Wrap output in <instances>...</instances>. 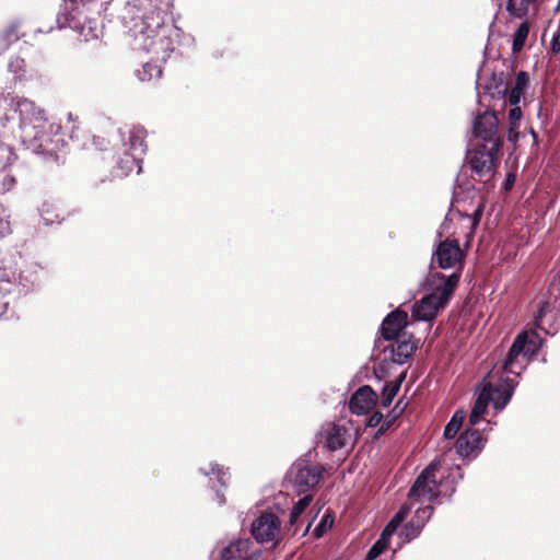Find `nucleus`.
Listing matches in <instances>:
<instances>
[{
	"mask_svg": "<svg viewBox=\"0 0 560 560\" xmlns=\"http://www.w3.org/2000/svg\"><path fill=\"white\" fill-rule=\"evenodd\" d=\"M540 347L541 338L535 330H527L517 336L503 364L495 365L482 380L469 417L471 425L479 423L489 404L497 411L509 404L517 385L516 378Z\"/></svg>",
	"mask_w": 560,
	"mask_h": 560,
	"instance_id": "f257e3e1",
	"label": "nucleus"
},
{
	"mask_svg": "<svg viewBox=\"0 0 560 560\" xmlns=\"http://www.w3.org/2000/svg\"><path fill=\"white\" fill-rule=\"evenodd\" d=\"M145 12L132 20L128 36L132 50L153 55L165 60L173 50V35L176 30L165 22V15L173 7L172 0H147Z\"/></svg>",
	"mask_w": 560,
	"mask_h": 560,
	"instance_id": "f03ea898",
	"label": "nucleus"
},
{
	"mask_svg": "<svg viewBox=\"0 0 560 560\" xmlns=\"http://www.w3.org/2000/svg\"><path fill=\"white\" fill-rule=\"evenodd\" d=\"M439 465L440 464L436 462L431 463L420 474L408 493V503L405 504L409 506L407 515L412 508L416 505L418 506L415 511V516L404 526L400 532V538L404 539V541H410L418 537L424 524L432 515V508L429 505V503L439 494L435 478V472L438 471Z\"/></svg>",
	"mask_w": 560,
	"mask_h": 560,
	"instance_id": "7ed1b4c3",
	"label": "nucleus"
},
{
	"mask_svg": "<svg viewBox=\"0 0 560 560\" xmlns=\"http://www.w3.org/2000/svg\"><path fill=\"white\" fill-rule=\"evenodd\" d=\"M14 110L20 117V128L24 143L34 149L50 152L54 148L49 144L54 142V137L58 136L61 127L58 124L50 122L45 117L44 112L32 101L26 98L13 100Z\"/></svg>",
	"mask_w": 560,
	"mask_h": 560,
	"instance_id": "20e7f679",
	"label": "nucleus"
},
{
	"mask_svg": "<svg viewBox=\"0 0 560 560\" xmlns=\"http://www.w3.org/2000/svg\"><path fill=\"white\" fill-rule=\"evenodd\" d=\"M459 278L458 272H453L447 277L441 272L430 273L427 279L430 292L413 305L412 317L417 320H432L450 301Z\"/></svg>",
	"mask_w": 560,
	"mask_h": 560,
	"instance_id": "39448f33",
	"label": "nucleus"
},
{
	"mask_svg": "<svg viewBox=\"0 0 560 560\" xmlns=\"http://www.w3.org/2000/svg\"><path fill=\"white\" fill-rule=\"evenodd\" d=\"M482 209L479 206L472 214H463L462 212H453L451 211L445 221L441 225V231L439 232L440 236L444 234L447 235L446 240L441 242L434 252V258L442 269L455 268L462 265L463 260V252L458 245V240H451V235H456L457 232L451 231V225L453 223H459L462 226L468 229L469 231L474 230L478 224Z\"/></svg>",
	"mask_w": 560,
	"mask_h": 560,
	"instance_id": "423d86ee",
	"label": "nucleus"
},
{
	"mask_svg": "<svg viewBox=\"0 0 560 560\" xmlns=\"http://www.w3.org/2000/svg\"><path fill=\"white\" fill-rule=\"evenodd\" d=\"M144 139L145 131L141 127H131L122 132L126 158L119 162V168L124 175H129L133 171L137 174L141 172L140 163L147 149Z\"/></svg>",
	"mask_w": 560,
	"mask_h": 560,
	"instance_id": "0eeeda50",
	"label": "nucleus"
},
{
	"mask_svg": "<svg viewBox=\"0 0 560 560\" xmlns=\"http://www.w3.org/2000/svg\"><path fill=\"white\" fill-rule=\"evenodd\" d=\"M498 150L487 145H477L467 153V161L472 172L480 177L481 180L488 182L494 174V154Z\"/></svg>",
	"mask_w": 560,
	"mask_h": 560,
	"instance_id": "6e6552de",
	"label": "nucleus"
},
{
	"mask_svg": "<svg viewBox=\"0 0 560 560\" xmlns=\"http://www.w3.org/2000/svg\"><path fill=\"white\" fill-rule=\"evenodd\" d=\"M281 523L275 513L266 512L256 517L250 533L259 544L276 542L280 535Z\"/></svg>",
	"mask_w": 560,
	"mask_h": 560,
	"instance_id": "1a4fd4ad",
	"label": "nucleus"
},
{
	"mask_svg": "<svg viewBox=\"0 0 560 560\" xmlns=\"http://www.w3.org/2000/svg\"><path fill=\"white\" fill-rule=\"evenodd\" d=\"M293 475V483L296 491L302 494L315 488L323 475V468L312 465L306 460H298L291 468Z\"/></svg>",
	"mask_w": 560,
	"mask_h": 560,
	"instance_id": "9d476101",
	"label": "nucleus"
},
{
	"mask_svg": "<svg viewBox=\"0 0 560 560\" xmlns=\"http://www.w3.org/2000/svg\"><path fill=\"white\" fill-rule=\"evenodd\" d=\"M84 5V0H66L62 12L58 16V23L60 26H69L72 28H80L81 34L84 36L85 40L90 38L97 37V33L93 30L91 25L86 26L81 23V11L80 7ZM89 24L91 22L89 21Z\"/></svg>",
	"mask_w": 560,
	"mask_h": 560,
	"instance_id": "9b49d317",
	"label": "nucleus"
},
{
	"mask_svg": "<svg viewBox=\"0 0 560 560\" xmlns=\"http://www.w3.org/2000/svg\"><path fill=\"white\" fill-rule=\"evenodd\" d=\"M499 120L493 110H486L478 115L474 121L475 137L492 144V149L499 150L501 140L498 136Z\"/></svg>",
	"mask_w": 560,
	"mask_h": 560,
	"instance_id": "f8f14e48",
	"label": "nucleus"
},
{
	"mask_svg": "<svg viewBox=\"0 0 560 560\" xmlns=\"http://www.w3.org/2000/svg\"><path fill=\"white\" fill-rule=\"evenodd\" d=\"M21 279L16 272V262L13 257H0V317L9 305L8 295L13 285Z\"/></svg>",
	"mask_w": 560,
	"mask_h": 560,
	"instance_id": "ddd939ff",
	"label": "nucleus"
},
{
	"mask_svg": "<svg viewBox=\"0 0 560 560\" xmlns=\"http://www.w3.org/2000/svg\"><path fill=\"white\" fill-rule=\"evenodd\" d=\"M478 85L482 86L485 95L494 101L501 102L502 106L506 104V95L509 90V79L503 73L493 72L489 78L479 77Z\"/></svg>",
	"mask_w": 560,
	"mask_h": 560,
	"instance_id": "4468645a",
	"label": "nucleus"
},
{
	"mask_svg": "<svg viewBox=\"0 0 560 560\" xmlns=\"http://www.w3.org/2000/svg\"><path fill=\"white\" fill-rule=\"evenodd\" d=\"M409 506L402 505L400 510L393 516L390 522L384 528L380 539L369 550L366 560H375L388 546L390 536L397 530L407 517Z\"/></svg>",
	"mask_w": 560,
	"mask_h": 560,
	"instance_id": "2eb2a0df",
	"label": "nucleus"
},
{
	"mask_svg": "<svg viewBox=\"0 0 560 560\" xmlns=\"http://www.w3.org/2000/svg\"><path fill=\"white\" fill-rule=\"evenodd\" d=\"M376 404V394L370 386L360 387L349 401L350 410L355 415L370 412Z\"/></svg>",
	"mask_w": 560,
	"mask_h": 560,
	"instance_id": "dca6fc26",
	"label": "nucleus"
},
{
	"mask_svg": "<svg viewBox=\"0 0 560 560\" xmlns=\"http://www.w3.org/2000/svg\"><path fill=\"white\" fill-rule=\"evenodd\" d=\"M455 447L456 453L460 457H467L481 451L483 447V440L478 431L467 429L458 438Z\"/></svg>",
	"mask_w": 560,
	"mask_h": 560,
	"instance_id": "f3484780",
	"label": "nucleus"
},
{
	"mask_svg": "<svg viewBox=\"0 0 560 560\" xmlns=\"http://www.w3.org/2000/svg\"><path fill=\"white\" fill-rule=\"evenodd\" d=\"M407 313L396 310L388 314L382 323L381 332L384 339L393 340L400 337V331L407 325Z\"/></svg>",
	"mask_w": 560,
	"mask_h": 560,
	"instance_id": "a211bd4d",
	"label": "nucleus"
},
{
	"mask_svg": "<svg viewBox=\"0 0 560 560\" xmlns=\"http://www.w3.org/2000/svg\"><path fill=\"white\" fill-rule=\"evenodd\" d=\"M323 436L325 439V444L328 450L337 451L343 447L348 440L349 433L348 430L339 424H328L324 431Z\"/></svg>",
	"mask_w": 560,
	"mask_h": 560,
	"instance_id": "6ab92c4d",
	"label": "nucleus"
},
{
	"mask_svg": "<svg viewBox=\"0 0 560 560\" xmlns=\"http://www.w3.org/2000/svg\"><path fill=\"white\" fill-rule=\"evenodd\" d=\"M416 349L415 342L410 338L400 336L397 338L396 345L392 349V359L397 364H404L413 353Z\"/></svg>",
	"mask_w": 560,
	"mask_h": 560,
	"instance_id": "aec40b11",
	"label": "nucleus"
},
{
	"mask_svg": "<svg viewBox=\"0 0 560 560\" xmlns=\"http://www.w3.org/2000/svg\"><path fill=\"white\" fill-rule=\"evenodd\" d=\"M529 85V77L526 72L520 71L516 74L515 82L506 95L511 105H518Z\"/></svg>",
	"mask_w": 560,
	"mask_h": 560,
	"instance_id": "412c9836",
	"label": "nucleus"
},
{
	"mask_svg": "<svg viewBox=\"0 0 560 560\" xmlns=\"http://www.w3.org/2000/svg\"><path fill=\"white\" fill-rule=\"evenodd\" d=\"M160 60H156L151 57V61L145 62L142 66V69L137 70V77L140 81H150L154 78H160L162 74L161 66L158 63Z\"/></svg>",
	"mask_w": 560,
	"mask_h": 560,
	"instance_id": "4be33fe9",
	"label": "nucleus"
},
{
	"mask_svg": "<svg viewBox=\"0 0 560 560\" xmlns=\"http://www.w3.org/2000/svg\"><path fill=\"white\" fill-rule=\"evenodd\" d=\"M532 0H508L506 11L510 16L515 19H524L529 10Z\"/></svg>",
	"mask_w": 560,
	"mask_h": 560,
	"instance_id": "5701e85b",
	"label": "nucleus"
},
{
	"mask_svg": "<svg viewBox=\"0 0 560 560\" xmlns=\"http://www.w3.org/2000/svg\"><path fill=\"white\" fill-rule=\"evenodd\" d=\"M466 417V413L464 410H457L452 419L450 420V422L446 424L445 429H444V438L447 439V440H451V439H454L458 432V430L460 429L463 422H464V419Z\"/></svg>",
	"mask_w": 560,
	"mask_h": 560,
	"instance_id": "b1692460",
	"label": "nucleus"
},
{
	"mask_svg": "<svg viewBox=\"0 0 560 560\" xmlns=\"http://www.w3.org/2000/svg\"><path fill=\"white\" fill-rule=\"evenodd\" d=\"M529 34V23L527 20L523 21L516 28L513 36L512 50L518 52L524 47L527 36Z\"/></svg>",
	"mask_w": 560,
	"mask_h": 560,
	"instance_id": "393cba45",
	"label": "nucleus"
},
{
	"mask_svg": "<svg viewBox=\"0 0 560 560\" xmlns=\"http://www.w3.org/2000/svg\"><path fill=\"white\" fill-rule=\"evenodd\" d=\"M400 388L399 382H390L385 384L382 393V405L383 407H388L393 402V399L398 394Z\"/></svg>",
	"mask_w": 560,
	"mask_h": 560,
	"instance_id": "a878e982",
	"label": "nucleus"
},
{
	"mask_svg": "<svg viewBox=\"0 0 560 560\" xmlns=\"http://www.w3.org/2000/svg\"><path fill=\"white\" fill-rule=\"evenodd\" d=\"M312 501V495L306 494L293 506L290 513V524L295 525L300 515L304 512V510L310 505Z\"/></svg>",
	"mask_w": 560,
	"mask_h": 560,
	"instance_id": "bb28decb",
	"label": "nucleus"
},
{
	"mask_svg": "<svg viewBox=\"0 0 560 560\" xmlns=\"http://www.w3.org/2000/svg\"><path fill=\"white\" fill-rule=\"evenodd\" d=\"M19 39L18 25L12 24L0 38V50H5L9 45Z\"/></svg>",
	"mask_w": 560,
	"mask_h": 560,
	"instance_id": "cd10ccee",
	"label": "nucleus"
},
{
	"mask_svg": "<svg viewBox=\"0 0 560 560\" xmlns=\"http://www.w3.org/2000/svg\"><path fill=\"white\" fill-rule=\"evenodd\" d=\"M13 160L11 148L0 141V172L4 170Z\"/></svg>",
	"mask_w": 560,
	"mask_h": 560,
	"instance_id": "c85d7f7f",
	"label": "nucleus"
},
{
	"mask_svg": "<svg viewBox=\"0 0 560 560\" xmlns=\"http://www.w3.org/2000/svg\"><path fill=\"white\" fill-rule=\"evenodd\" d=\"M9 71L14 74L15 78L21 79L25 71V62L23 59L15 57L9 62Z\"/></svg>",
	"mask_w": 560,
	"mask_h": 560,
	"instance_id": "c756f323",
	"label": "nucleus"
},
{
	"mask_svg": "<svg viewBox=\"0 0 560 560\" xmlns=\"http://www.w3.org/2000/svg\"><path fill=\"white\" fill-rule=\"evenodd\" d=\"M332 524L334 518L328 514L324 515L319 524L314 529V536L317 538L322 537L327 529L331 528Z\"/></svg>",
	"mask_w": 560,
	"mask_h": 560,
	"instance_id": "7c9ffc66",
	"label": "nucleus"
},
{
	"mask_svg": "<svg viewBox=\"0 0 560 560\" xmlns=\"http://www.w3.org/2000/svg\"><path fill=\"white\" fill-rule=\"evenodd\" d=\"M15 185V178L10 174L0 173V194L10 191Z\"/></svg>",
	"mask_w": 560,
	"mask_h": 560,
	"instance_id": "2f4dec72",
	"label": "nucleus"
},
{
	"mask_svg": "<svg viewBox=\"0 0 560 560\" xmlns=\"http://www.w3.org/2000/svg\"><path fill=\"white\" fill-rule=\"evenodd\" d=\"M11 233L9 215L4 209H0V237Z\"/></svg>",
	"mask_w": 560,
	"mask_h": 560,
	"instance_id": "473e14b6",
	"label": "nucleus"
},
{
	"mask_svg": "<svg viewBox=\"0 0 560 560\" xmlns=\"http://www.w3.org/2000/svg\"><path fill=\"white\" fill-rule=\"evenodd\" d=\"M550 310V304L548 301H544L539 303L537 314L535 315V325L537 328L541 327V319L547 312Z\"/></svg>",
	"mask_w": 560,
	"mask_h": 560,
	"instance_id": "72a5a7b5",
	"label": "nucleus"
},
{
	"mask_svg": "<svg viewBox=\"0 0 560 560\" xmlns=\"http://www.w3.org/2000/svg\"><path fill=\"white\" fill-rule=\"evenodd\" d=\"M513 107L509 112V125L520 126L522 118V110L518 105H512Z\"/></svg>",
	"mask_w": 560,
	"mask_h": 560,
	"instance_id": "f704fd0d",
	"label": "nucleus"
},
{
	"mask_svg": "<svg viewBox=\"0 0 560 560\" xmlns=\"http://www.w3.org/2000/svg\"><path fill=\"white\" fill-rule=\"evenodd\" d=\"M550 49L553 54L560 52V33H553L550 42Z\"/></svg>",
	"mask_w": 560,
	"mask_h": 560,
	"instance_id": "c9c22d12",
	"label": "nucleus"
},
{
	"mask_svg": "<svg viewBox=\"0 0 560 560\" xmlns=\"http://www.w3.org/2000/svg\"><path fill=\"white\" fill-rule=\"evenodd\" d=\"M211 472L214 475L217 474L218 476V480L221 485H224L225 483V479H226V472L223 471L222 469L219 468L218 465H211Z\"/></svg>",
	"mask_w": 560,
	"mask_h": 560,
	"instance_id": "e433bc0d",
	"label": "nucleus"
},
{
	"mask_svg": "<svg viewBox=\"0 0 560 560\" xmlns=\"http://www.w3.org/2000/svg\"><path fill=\"white\" fill-rule=\"evenodd\" d=\"M518 126L509 125L508 139L509 141L516 142L518 140Z\"/></svg>",
	"mask_w": 560,
	"mask_h": 560,
	"instance_id": "4c0bfd02",
	"label": "nucleus"
},
{
	"mask_svg": "<svg viewBox=\"0 0 560 560\" xmlns=\"http://www.w3.org/2000/svg\"><path fill=\"white\" fill-rule=\"evenodd\" d=\"M382 418H383V416H382L381 412L373 413L372 417L369 420V425L370 427L377 425L381 422Z\"/></svg>",
	"mask_w": 560,
	"mask_h": 560,
	"instance_id": "58836bf2",
	"label": "nucleus"
},
{
	"mask_svg": "<svg viewBox=\"0 0 560 560\" xmlns=\"http://www.w3.org/2000/svg\"><path fill=\"white\" fill-rule=\"evenodd\" d=\"M217 499L220 505H222L225 502L223 494H221L219 491L217 492Z\"/></svg>",
	"mask_w": 560,
	"mask_h": 560,
	"instance_id": "ea45409f",
	"label": "nucleus"
},
{
	"mask_svg": "<svg viewBox=\"0 0 560 560\" xmlns=\"http://www.w3.org/2000/svg\"><path fill=\"white\" fill-rule=\"evenodd\" d=\"M42 215H43V219H44V221L46 222V224H50V223H52V222H54V220H52L50 217H46V215L44 214V209L42 210Z\"/></svg>",
	"mask_w": 560,
	"mask_h": 560,
	"instance_id": "a19ab883",
	"label": "nucleus"
},
{
	"mask_svg": "<svg viewBox=\"0 0 560 560\" xmlns=\"http://www.w3.org/2000/svg\"><path fill=\"white\" fill-rule=\"evenodd\" d=\"M68 120L69 121H73L74 120L73 115L71 113L68 114Z\"/></svg>",
	"mask_w": 560,
	"mask_h": 560,
	"instance_id": "79ce46f5",
	"label": "nucleus"
},
{
	"mask_svg": "<svg viewBox=\"0 0 560 560\" xmlns=\"http://www.w3.org/2000/svg\"><path fill=\"white\" fill-rule=\"evenodd\" d=\"M310 526H311V524L308 523V524H307V526H306V528H305L304 535L308 532Z\"/></svg>",
	"mask_w": 560,
	"mask_h": 560,
	"instance_id": "37998d69",
	"label": "nucleus"
}]
</instances>
